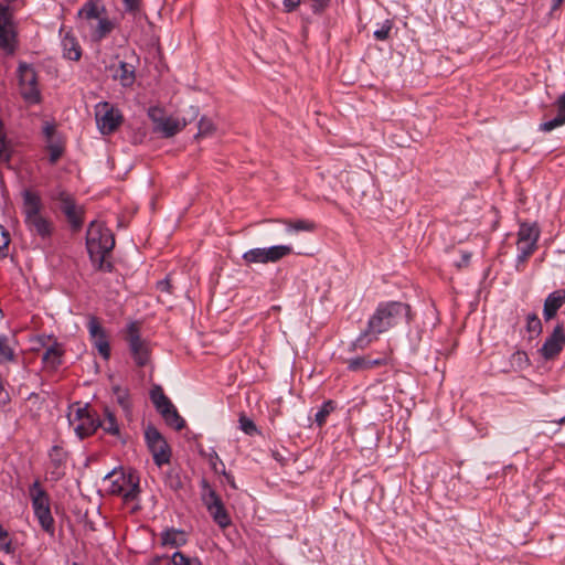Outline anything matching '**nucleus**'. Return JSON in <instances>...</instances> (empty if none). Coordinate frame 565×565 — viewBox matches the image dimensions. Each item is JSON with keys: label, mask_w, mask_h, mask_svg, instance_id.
<instances>
[{"label": "nucleus", "mask_w": 565, "mask_h": 565, "mask_svg": "<svg viewBox=\"0 0 565 565\" xmlns=\"http://www.w3.org/2000/svg\"><path fill=\"white\" fill-rule=\"evenodd\" d=\"M50 475L54 480H60L65 475L67 452L61 446H53L49 452Z\"/></svg>", "instance_id": "obj_19"}, {"label": "nucleus", "mask_w": 565, "mask_h": 565, "mask_svg": "<svg viewBox=\"0 0 565 565\" xmlns=\"http://www.w3.org/2000/svg\"><path fill=\"white\" fill-rule=\"evenodd\" d=\"M288 232H311L315 230V223L308 220H296L285 222Z\"/></svg>", "instance_id": "obj_33"}, {"label": "nucleus", "mask_w": 565, "mask_h": 565, "mask_svg": "<svg viewBox=\"0 0 565 565\" xmlns=\"http://www.w3.org/2000/svg\"><path fill=\"white\" fill-rule=\"evenodd\" d=\"M10 243L9 232L0 225V252L6 249Z\"/></svg>", "instance_id": "obj_45"}, {"label": "nucleus", "mask_w": 565, "mask_h": 565, "mask_svg": "<svg viewBox=\"0 0 565 565\" xmlns=\"http://www.w3.org/2000/svg\"><path fill=\"white\" fill-rule=\"evenodd\" d=\"M9 533L8 531L0 524V550L10 554L13 552L11 541L8 540Z\"/></svg>", "instance_id": "obj_42"}, {"label": "nucleus", "mask_w": 565, "mask_h": 565, "mask_svg": "<svg viewBox=\"0 0 565 565\" xmlns=\"http://www.w3.org/2000/svg\"><path fill=\"white\" fill-rule=\"evenodd\" d=\"M204 488L206 489V491L203 493L202 499L209 513L220 527H227L231 524V518L220 495L216 494V492L213 489H211L205 482Z\"/></svg>", "instance_id": "obj_14"}, {"label": "nucleus", "mask_w": 565, "mask_h": 565, "mask_svg": "<svg viewBox=\"0 0 565 565\" xmlns=\"http://www.w3.org/2000/svg\"><path fill=\"white\" fill-rule=\"evenodd\" d=\"M565 345V328L564 323H557L553 332L545 339L540 349L541 355L545 360H553L557 356Z\"/></svg>", "instance_id": "obj_17"}, {"label": "nucleus", "mask_w": 565, "mask_h": 565, "mask_svg": "<svg viewBox=\"0 0 565 565\" xmlns=\"http://www.w3.org/2000/svg\"><path fill=\"white\" fill-rule=\"evenodd\" d=\"M105 482H108L110 494L120 495L126 502L137 499L139 488V477L135 471L126 473L122 470L114 469L105 476Z\"/></svg>", "instance_id": "obj_4"}, {"label": "nucleus", "mask_w": 565, "mask_h": 565, "mask_svg": "<svg viewBox=\"0 0 565 565\" xmlns=\"http://www.w3.org/2000/svg\"><path fill=\"white\" fill-rule=\"evenodd\" d=\"M19 89L28 104H38L41 100V93L38 86V74L34 67L25 62L18 66Z\"/></svg>", "instance_id": "obj_8"}, {"label": "nucleus", "mask_w": 565, "mask_h": 565, "mask_svg": "<svg viewBox=\"0 0 565 565\" xmlns=\"http://www.w3.org/2000/svg\"><path fill=\"white\" fill-rule=\"evenodd\" d=\"M97 127L103 135L114 132L122 121V116L109 103L102 102L95 107Z\"/></svg>", "instance_id": "obj_12"}, {"label": "nucleus", "mask_w": 565, "mask_h": 565, "mask_svg": "<svg viewBox=\"0 0 565 565\" xmlns=\"http://www.w3.org/2000/svg\"><path fill=\"white\" fill-rule=\"evenodd\" d=\"M551 1H552L551 14H553L561 7V4L563 3L564 0H551Z\"/></svg>", "instance_id": "obj_54"}, {"label": "nucleus", "mask_w": 565, "mask_h": 565, "mask_svg": "<svg viewBox=\"0 0 565 565\" xmlns=\"http://www.w3.org/2000/svg\"><path fill=\"white\" fill-rule=\"evenodd\" d=\"M87 329L90 342L94 345V348L98 351V353L103 356L104 360H108L110 358L109 340L98 318H96L95 316H90L87 322Z\"/></svg>", "instance_id": "obj_15"}, {"label": "nucleus", "mask_w": 565, "mask_h": 565, "mask_svg": "<svg viewBox=\"0 0 565 565\" xmlns=\"http://www.w3.org/2000/svg\"><path fill=\"white\" fill-rule=\"evenodd\" d=\"M162 545L179 547L186 543L185 533L181 530H166L161 535Z\"/></svg>", "instance_id": "obj_25"}, {"label": "nucleus", "mask_w": 565, "mask_h": 565, "mask_svg": "<svg viewBox=\"0 0 565 565\" xmlns=\"http://www.w3.org/2000/svg\"><path fill=\"white\" fill-rule=\"evenodd\" d=\"M0 565H4L2 562H0Z\"/></svg>", "instance_id": "obj_56"}, {"label": "nucleus", "mask_w": 565, "mask_h": 565, "mask_svg": "<svg viewBox=\"0 0 565 565\" xmlns=\"http://www.w3.org/2000/svg\"><path fill=\"white\" fill-rule=\"evenodd\" d=\"M98 20L96 28L93 31V39L100 41L106 38L115 28V23L107 17L102 15Z\"/></svg>", "instance_id": "obj_29"}, {"label": "nucleus", "mask_w": 565, "mask_h": 565, "mask_svg": "<svg viewBox=\"0 0 565 565\" xmlns=\"http://www.w3.org/2000/svg\"><path fill=\"white\" fill-rule=\"evenodd\" d=\"M239 428L248 436H254L258 433L255 423L244 415L239 417Z\"/></svg>", "instance_id": "obj_39"}, {"label": "nucleus", "mask_w": 565, "mask_h": 565, "mask_svg": "<svg viewBox=\"0 0 565 565\" xmlns=\"http://www.w3.org/2000/svg\"><path fill=\"white\" fill-rule=\"evenodd\" d=\"M385 364V359H370L369 356H356L348 360V369L351 372L371 370Z\"/></svg>", "instance_id": "obj_24"}, {"label": "nucleus", "mask_w": 565, "mask_h": 565, "mask_svg": "<svg viewBox=\"0 0 565 565\" xmlns=\"http://www.w3.org/2000/svg\"><path fill=\"white\" fill-rule=\"evenodd\" d=\"M43 135L46 141V148L50 152V162L55 163L63 153V146L60 138L56 136V127L54 124L45 122L43 126Z\"/></svg>", "instance_id": "obj_18"}, {"label": "nucleus", "mask_w": 565, "mask_h": 565, "mask_svg": "<svg viewBox=\"0 0 565 565\" xmlns=\"http://www.w3.org/2000/svg\"><path fill=\"white\" fill-rule=\"evenodd\" d=\"M213 129L214 125L212 120L206 117H202L199 121V132L196 137L207 136L213 131Z\"/></svg>", "instance_id": "obj_41"}, {"label": "nucleus", "mask_w": 565, "mask_h": 565, "mask_svg": "<svg viewBox=\"0 0 565 565\" xmlns=\"http://www.w3.org/2000/svg\"><path fill=\"white\" fill-rule=\"evenodd\" d=\"M14 349L10 344L7 335H0V363L14 361Z\"/></svg>", "instance_id": "obj_32"}, {"label": "nucleus", "mask_w": 565, "mask_h": 565, "mask_svg": "<svg viewBox=\"0 0 565 565\" xmlns=\"http://www.w3.org/2000/svg\"><path fill=\"white\" fill-rule=\"evenodd\" d=\"M557 115L539 126V130L543 132H550L563 125H565V92L556 100Z\"/></svg>", "instance_id": "obj_21"}, {"label": "nucleus", "mask_w": 565, "mask_h": 565, "mask_svg": "<svg viewBox=\"0 0 565 565\" xmlns=\"http://www.w3.org/2000/svg\"><path fill=\"white\" fill-rule=\"evenodd\" d=\"M543 326L536 313H529L526 317V331L535 337L542 333Z\"/></svg>", "instance_id": "obj_35"}, {"label": "nucleus", "mask_w": 565, "mask_h": 565, "mask_svg": "<svg viewBox=\"0 0 565 565\" xmlns=\"http://www.w3.org/2000/svg\"><path fill=\"white\" fill-rule=\"evenodd\" d=\"M411 308L399 301L382 302L367 321L366 329L353 342L354 348L365 349L379 334L405 321H409Z\"/></svg>", "instance_id": "obj_1"}, {"label": "nucleus", "mask_w": 565, "mask_h": 565, "mask_svg": "<svg viewBox=\"0 0 565 565\" xmlns=\"http://www.w3.org/2000/svg\"><path fill=\"white\" fill-rule=\"evenodd\" d=\"M99 427H102L104 431L110 435L119 434V426L117 424L116 417L108 408H105V418L104 420H100Z\"/></svg>", "instance_id": "obj_31"}, {"label": "nucleus", "mask_w": 565, "mask_h": 565, "mask_svg": "<svg viewBox=\"0 0 565 565\" xmlns=\"http://www.w3.org/2000/svg\"><path fill=\"white\" fill-rule=\"evenodd\" d=\"M18 32L9 6L0 3V51L12 56L18 49Z\"/></svg>", "instance_id": "obj_5"}, {"label": "nucleus", "mask_w": 565, "mask_h": 565, "mask_svg": "<svg viewBox=\"0 0 565 565\" xmlns=\"http://www.w3.org/2000/svg\"><path fill=\"white\" fill-rule=\"evenodd\" d=\"M168 483H169V487L173 490H178L182 486V482H181L180 478L178 477V475H175V476L169 475Z\"/></svg>", "instance_id": "obj_48"}, {"label": "nucleus", "mask_w": 565, "mask_h": 565, "mask_svg": "<svg viewBox=\"0 0 565 565\" xmlns=\"http://www.w3.org/2000/svg\"><path fill=\"white\" fill-rule=\"evenodd\" d=\"M148 116L153 121L154 126H159L160 119L166 118L162 116L161 110L158 107L149 108Z\"/></svg>", "instance_id": "obj_44"}, {"label": "nucleus", "mask_w": 565, "mask_h": 565, "mask_svg": "<svg viewBox=\"0 0 565 565\" xmlns=\"http://www.w3.org/2000/svg\"><path fill=\"white\" fill-rule=\"evenodd\" d=\"M126 341L136 365L140 367L147 365L150 359L149 345L140 338L139 328L136 322L128 324Z\"/></svg>", "instance_id": "obj_11"}, {"label": "nucleus", "mask_w": 565, "mask_h": 565, "mask_svg": "<svg viewBox=\"0 0 565 565\" xmlns=\"http://www.w3.org/2000/svg\"><path fill=\"white\" fill-rule=\"evenodd\" d=\"M518 239L524 242L537 243L540 230L535 224L522 223L519 228Z\"/></svg>", "instance_id": "obj_30"}, {"label": "nucleus", "mask_w": 565, "mask_h": 565, "mask_svg": "<svg viewBox=\"0 0 565 565\" xmlns=\"http://www.w3.org/2000/svg\"><path fill=\"white\" fill-rule=\"evenodd\" d=\"M62 47L64 57L71 61H78L81 58L82 49L77 39L70 32H66L62 38Z\"/></svg>", "instance_id": "obj_23"}, {"label": "nucleus", "mask_w": 565, "mask_h": 565, "mask_svg": "<svg viewBox=\"0 0 565 565\" xmlns=\"http://www.w3.org/2000/svg\"><path fill=\"white\" fill-rule=\"evenodd\" d=\"M32 500L34 514L38 518L42 529L46 532H53L54 519L50 510V499L45 490L41 488L39 481H34L29 489Z\"/></svg>", "instance_id": "obj_6"}, {"label": "nucleus", "mask_w": 565, "mask_h": 565, "mask_svg": "<svg viewBox=\"0 0 565 565\" xmlns=\"http://www.w3.org/2000/svg\"><path fill=\"white\" fill-rule=\"evenodd\" d=\"M105 12V7L99 6L96 1H88L79 9L78 17H83L86 20H95L99 19Z\"/></svg>", "instance_id": "obj_27"}, {"label": "nucleus", "mask_w": 565, "mask_h": 565, "mask_svg": "<svg viewBox=\"0 0 565 565\" xmlns=\"http://www.w3.org/2000/svg\"><path fill=\"white\" fill-rule=\"evenodd\" d=\"M52 198L60 202V209L66 216L72 228L75 231L79 230L83 224V212L82 209L75 204L73 196L65 191H58Z\"/></svg>", "instance_id": "obj_16"}, {"label": "nucleus", "mask_w": 565, "mask_h": 565, "mask_svg": "<svg viewBox=\"0 0 565 565\" xmlns=\"http://www.w3.org/2000/svg\"><path fill=\"white\" fill-rule=\"evenodd\" d=\"M68 420L81 439L94 434L100 425V419L90 413L88 405L78 406L68 415Z\"/></svg>", "instance_id": "obj_10"}, {"label": "nucleus", "mask_w": 565, "mask_h": 565, "mask_svg": "<svg viewBox=\"0 0 565 565\" xmlns=\"http://www.w3.org/2000/svg\"><path fill=\"white\" fill-rule=\"evenodd\" d=\"M300 3V0H284L286 11H292Z\"/></svg>", "instance_id": "obj_50"}, {"label": "nucleus", "mask_w": 565, "mask_h": 565, "mask_svg": "<svg viewBox=\"0 0 565 565\" xmlns=\"http://www.w3.org/2000/svg\"><path fill=\"white\" fill-rule=\"evenodd\" d=\"M527 355L523 351L514 352L511 356V364L512 366H515V364L520 367L525 365L527 363Z\"/></svg>", "instance_id": "obj_43"}, {"label": "nucleus", "mask_w": 565, "mask_h": 565, "mask_svg": "<svg viewBox=\"0 0 565 565\" xmlns=\"http://www.w3.org/2000/svg\"><path fill=\"white\" fill-rule=\"evenodd\" d=\"M61 350L56 347L49 348L43 354V361L52 366L61 364Z\"/></svg>", "instance_id": "obj_37"}, {"label": "nucleus", "mask_w": 565, "mask_h": 565, "mask_svg": "<svg viewBox=\"0 0 565 565\" xmlns=\"http://www.w3.org/2000/svg\"><path fill=\"white\" fill-rule=\"evenodd\" d=\"M145 438L154 463L159 467L168 463L170 461V449L160 431L153 426H148L145 430Z\"/></svg>", "instance_id": "obj_13"}, {"label": "nucleus", "mask_w": 565, "mask_h": 565, "mask_svg": "<svg viewBox=\"0 0 565 565\" xmlns=\"http://www.w3.org/2000/svg\"><path fill=\"white\" fill-rule=\"evenodd\" d=\"M186 122L174 117L161 118L159 126H154V131L160 132L162 137L170 138L181 131Z\"/></svg>", "instance_id": "obj_22"}, {"label": "nucleus", "mask_w": 565, "mask_h": 565, "mask_svg": "<svg viewBox=\"0 0 565 565\" xmlns=\"http://www.w3.org/2000/svg\"><path fill=\"white\" fill-rule=\"evenodd\" d=\"M565 305V289L551 292L544 300L543 317L545 321L555 318L557 311Z\"/></svg>", "instance_id": "obj_20"}, {"label": "nucleus", "mask_w": 565, "mask_h": 565, "mask_svg": "<svg viewBox=\"0 0 565 565\" xmlns=\"http://www.w3.org/2000/svg\"><path fill=\"white\" fill-rule=\"evenodd\" d=\"M171 564H173V565H201V562L196 557H189L181 552H175L171 556Z\"/></svg>", "instance_id": "obj_38"}, {"label": "nucleus", "mask_w": 565, "mask_h": 565, "mask_svg": "<svg viewBox=\"0 0 565 565\" xmlns=\"http://www.w3.org/2000/svg\"><path fill=\"white\" fill-rule=\"evenodd\" d=\"M22 196V214L24 224L32 235L42 239H49L54 231L52 221L42 214L43 203L40 194L30 189H24Z\"/></svg>", "instance_id": "obj_2"}, {"label": "nucleus", "mask_w": 565, "mask_h": 565, "mask_svg": "<svg viewBox=\"0 0 565 565\" xmlns=\"http://www.w3.org/2000/svg\"><path fill=\"white\" fill-rule=\"evenodd\" d=\"M158 287L160 290L162 291H169V288H170V282L168 279H164V280H161L159 281L158 284Z\"/></svg>", "instance_id": "obj_52"}, {"label": "nucleus", "mask_w": 565, "mask_h": 565, "mask_svg": "<svg viewBox=\"0 0 565 565\" xmlns=\"http://www.w3.org/2000/svg\"><path fill=\"white\" fill-rule=\"evenodd\" d=\"M292 253L289 245H274L270 247H257L245 252L242 259L245 265L276 263Z\"/></svg>", "instance_id": "obj_9"}, {"label": "nucleus", "mask_w": 565, "mask_h": 565, "mask_svg": "<svg viewBox=\"0 0 565 565\" xmlns=\"http://www.w3.org/2000/svg\"><path fill=\"white\" fill-rule=\"evenodd\" d=\"M114 78L118 79L125 87L132 85L135 82L134 66L126 62H120L114 74Z\"/></svg>", "instance_id": "obj_26"}, {"label": "nucleus", "mask_w": 565, "mask_h": 565, "mask_svg": "<svg viewBox=\"0 0 565 565\" xmlns=\"http://www.w3.org/2000/svg\"><path fill=\"white\" fill-rule=\"evenodd\" d=\"M113 391L116 396L117 403L121 406V408L126 413H128L130 411V402H129L128 391L125 388H121L120 386H114Z\"/></svg>", "instance_id": "obj_36"}, {"label": "nucleus", "mask_w": 565, "mask_h": 565, "mask_svg": "<svg viewBox=\"0 0 565 565\" xmlns=\"http://www.w3.org/2000/svg\"><path fill=\"white\" fill-rule=\"evenodd\" d=\"M470 257H471L470 253H467V252L462 253L461 262L458 263L457 266L458 267L466 266L469 263Z\"/></svg>", "instance_id": "obj_51"}, {"label": "nucleus", "mask_w": 565, "mask_h": 565, "mask_svg": "<svg viewBox=\"0 0 565 565\" xmlns=\"http://www.w3.org/2000/svg\"><path fill=\"white\" fill-rule=\"evenodd\" d=\"M150 398L167 425L171 426L175 430H181L185 426L184 419L180 416L171 401L166 396L161 386L156 385L150 391Z\"/></svg>", "instance_id": "obj_7"}, {"label": "nucleus", "mask_w": 565, "mask_h": 565, "mask_svg": "<svg viewBox=\"0 0 565 565\" xmlns=\"http://www.w3.org/2000/svg\"><path fill=\"white\" fill-rule=\"evenodd\" d=\"M558 424H565V416L557 420Z\"/></svg>", "instance_id": "obj_55"}, {"label": "nucleus", "mask_w": 565, "mask_h": 565, "mask_svg": "<svg viewBox=\"0 0 565 565\" xmlns=\"http://www.w3.org/2000/svg\"><path fill=\"white\" fill-rule=\"evenodd\" d=\"M312 1H313V4H312L313 11L319 12L328 6L330 0H312Z\"/></svg>", "instance_id": "obj_49"}, {"label": "nucleus", "mask_w": 565, "mask_h": 565, "mask_svg": "<svg viewBox=\"0 0 565 565\" xmlns=\"http://www.w3.org/2000/svg\"><path fill=\"white\" fill-rule=\"evenodd\" d=\"M149 565H171V558L167 555L156 556L150 561Z\"/></svg>", "instance_id": "obj_47"}, {"label": "nucleus", "mask_w": 565, "mask_h": 565, "mask_svg": "<svg viewBox=\"0 0 565 565\" xmlns=\"http://www.w3.org/2000/svg\"><path fill=\"white\" fill-rule=\"evenodd\" d=\"M392 30V22L386 20L379 29L374 31V38L379 41H385L390 36Z\"/></svg>", "instance_id": "obj_40"}, {"label": "nucleus", "mask_w": 565, "mask_h": 565, "mask_svg": "<svg viewBox=\"0 0 565 565\" xmlns=\"http://www.w3.org/2000/svg\"><path fill=\"white\" fill-rule=\"evenodd\" d=\"M536 243L524 242L518 239V255H516V269L520 270V266L525 264L527 258L535 252Z\"/></svg>", "instance_id": "obj_28"}, {"label": "nucleus", "mask_w": 565, "mask_h": 565, "mask_svg": "<svg viewBox=\"0 0 565 565\" xmlns=\"http://www.w3.org/2000/svg\"><path fill=\"white\" fill-rule=\"evenodd\" d=\"M125 10L128 12H137L139 10V0H122Z\"/></svg>", "instance_id": "obj_46"}, {"label": "nucleus", "mask_w": 565, "mask_h": 565, "mask_svg": "<svg viewBox=\"0 0 565 565\" xmlns=\"http://www.w3.org/2000/svg\"><path fill=\"white\" fill-rule=\"evenodd\" d=\"M216 460L220 461L218 455L215 451H213L210 456V461L215 471H217V467H216V462H215Z\"/></svg>", "instance_id": "obj_53"}, {"label": "nucleus", "mask_w": 565, "mask_h": 565, "mask_svg": "<svg viewBox=\"0 0 565 565\" xmlns=\"http://www.w3.org/2000/svg\"><path fill=\"white\" fill-rule=\"evenodd\" d=\"M334 411V403L332 401H327L322 404L320 409L315 415V422L319 427H322L328 416L331 414V412Z\"/></svg>", "instance_id": "obj_34"}, {"label": "nucleus", "mask_w": 565, "mask_h": 565, "mask_svg": "<svg viewBox=\"0 0 565 565\" xmlns=\"http://www.w3.org/2000/svg\"><path fill=\"white\" fill-rule=\"evenodd\" d=\"M115 246L113 233L97 222H92L86 233V247L90 260L97 269L111 271L113 264L106 260V257Z\"/></svg>", "instance_id": "obj_3"}]
</instances>
